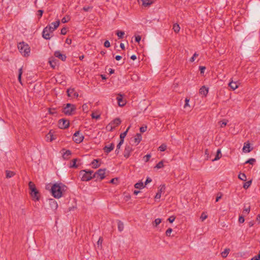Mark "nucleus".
Masks as SVG:
<instances>
[{
  "label": "nucleus",
  "mask_w": 260,
  "mask_h": 260,
  "mask_svg": "<svg viewBox=\"0 0 260 260\" xmlns=\"http://www.w3.org/2000/svg\"><path fill=\"white\" fill-rule=\"evenodd\" d=\"M67 187L63 184L55 183L52 185L51 188V192L52 195L57 199H59L62 197V192L65 191Z\"/></svg>",
  "instance_id": "1"
},
{
  "label": "nucleus",
  "mask_w": 260,
  "mask_h": 260,
  "mask_svg": "<svg viewBox=\"0 0 260 260\" xmlns=\"http://www.w3.org/2000/svg\"><path fill=\"white\" fill-rule=\"evenodd\" d=\"M18 49L21 54L24 56H28L29 55L30 49L29 45L24 42H20L17 45Z\"/></svg>",
  "instance_id": "2"
},
{
  "label": "nucleus",
  "mask_w": 260,
  "mask_h": 260,
  "mask_svg": "<svg viewBox=\"0 0 260 260\" xmlns=\"http://www.w3.org/2000/svg\"><path fill=\"white\" fill-rule=\"evenodd\" d=\"M76 110L75 105L68 103L64 105L62 112L66 115L71 116L74 114Z\"/></svg>",
  "instance_id": "3"
},
{
  "label": "nucleus",
  "mask_w": 260,
  "mask_h": 260,
  "mask_svg": "<svg viewBox=\"0 0 260 260\" xmlns=\"http://www.w3.org/2000/svg\"><path fill=\"white\" fill-rule=\"evenodd\" d=\"M93 172L91 170H81L79 173L80 176H81V180L83 181H88L92 178Z\"/></svg>",
  "instance_id": "4"
},
{
  "label": "nucleus",
  "mask_w": 260,
  "mask_h": 260,
  "mask_svg": "<svg viewBox=\"0 0 260 260\" xmlns=\"http://www.w3.org/2000/svg\"><path fill=\"white\" fill-rule=\"evenodd\" d=\"M84 138V137L80 134V131H78L75 133L73 136V139L74 142L77 144L81 143Z\"/></svg>",
  "instance_id": "5"
},
{
  "label": "nucleus",
  "mask_w": 260,
  "mask_h": 260,
  "mask_svg": "<svg viewBox=\"0 0 260 260\" xmlns=\"http://www.w3.org/2000/svg\"><path fill=\"white\" fill-rule=\"evenodd\" d=\"M105 169H100L97 172L93 174L92 177H93V178H98L99 177H100V180H102L105 177Z\"/></svg>",
  "instance_id": "6"
},
{
  "label": "nucleus",
  "mask_w": 260,
  "mask_h": 260,
  "mask_svg": "<svg viewBox=\"0 0 260 260\" xmlns=\"http://www.w3.org/2000/svg\"><path fill=\"white\" fill-rule=\"evenodd\" d=\"M59 128L61 129H65L69 126V121L65 119H61L59 120L58 122Z\"/></svg>",
  "instance_id": "7"
},
{
  "label": "nucleus",
  "mask_w": 260,
  "mask_h": 260,
  "mask_svg": "<svg viewBox=\"0 0 260 260\" xmlns=\"http://www.w3.org/2000/svg\"><path fill=\"white\" fill-rule=\"evenodd\" d=\"M60 21L57 20L55 22L51 23L50 24L47 25L45 27H50V29H48L50 32H53L59 25Z\"/></svg>",
  "instance_id": "8"
},
{
  "label": "nucleus",
  "mask_w": 260,
  "mask_h": 260,
  "mask_svg": "<svg viewBox=\"0 0 260 260\" xmlns=\"http://www.w3.org/2000/svg\"><path fill=\"white\" fill-rule=\"evenodd\" d=\"M50 29V28L49 27H45L43 30L42 37L46 40H49L52 37L51 36H50V34H52V32H50V31H49L48 30Z\"/></svg>",
  "instance_id": "9"
},
{
  "label": "nucleus",
  "mask_w": 260,
  "mask_h": 260,
  "mask_svg": "<svg viewBox=\"0 0 260 260\" xmlns=\"http://www.w3.org/2000/svg\"><path fill=\"white\" fill-rule=\"evenodd\" d=\"M30 193L34 201H37L40 200V193L37 189H34L32 191H30Z\"/></svg>",
  "instance_id": "10"
},
{
  "label": "nucleus",
  "mask_w": 260,
  "mask_h": 260,
  "mask_svg": "<svg viewBox=\"0 0 260 260\" xmlns=\"http://www.w3.org/2000/svg\"><path fill=\"white\" fill-rule=\"evenodd\" d=\"M133 151L132 147L130 145H126L123 152L124 156L127 158L130 156L131 152Z\"/></svg>",
  "instance_id": "11"
},
{
  "label": "nucleus",
  "mask_w": 260,
  "mask_h": 260,
  "mask_svg": "<svg viewBox=\"0 0 260 260\" xmlns=\"http://www.w3.org/2000/svg\"><path fill=\"white\" fill-rule=\"evenodd\" d=\"M49 204L50 207V208L53 210H55L58 208V204L57 203V202L53 199H50L49 200Z\"/></svg>",
  "instance_id": "12"
},
{
  "label": "nucleus",
  "mask_w": 260,
  "mask_h": 260,
  "mask_svg": "<svg viewBox=\"0 0 260 260\" xmlns=\"http://www.w3.org/2000/svg\"><path fill=\"white\" fill-rule=\"evenodd\" d=\"M116 99L117 100L119 106L123 107L125 105L126 102L124 100H123L122 95L121 93L118 94V96L117 97Z\"/></svg>",
  "instance_id": "13"
},
{
  "label": "nucleus",
  "mask_w": 260,
  "mask_h": 260,
  "mask_svg": "<svg viewBox=\"0 0 260 260\" xmlns=\"http://www.w3.org/2000/svg\"><path fill=\"white\" fill-rule=\"evenodd\" d=\"M115 145L114 143H111L109 145H106L104 148L103 150L104 152L108 154L110 153L111 151H112L114 148Z\"/></svg>",
  "instance_id": "14"
},
{
  "label": "nucleus",
  "mask_w": 260,
  "mask_h": 260,
  "mask_svg": "<svg viewBox=\"0 0 260 260\" xmlns=\"http://www.w3.org/2000/svg\"><path fill=\"white\" fill-rule=\"evenodd\" d=\"M54 55L55 57L58 58L62 61H65L67 58L66 55L62 54L59 51H55Z\"/></svg>",
  "instance_id": "15"
},
{
  "label": "nucleus",
  "mask_w": 260,
  "mask_h": 260,
  "mask_svg": "<svg viewBox=\"0 0 260 260\" xmlns=\"http://www.w3.org/2000/svg\"><path fill=\"white\" fill-rule=\"evenodd\" d=\"M166 189V186L164 184L161 185L160 187L158 190V192L156 193L155 199H159L161 197V193L162 191H164Z\"/></svg>",
  "instance_id": "16"
},
{
  "label": "nucleus",
  "mask_w": 260,
  "mask_h": 260,
  "mask_svg": "<svg viewBox=\"0 0 260 260\" xmlns=\"http://www.w3.org/2000/svg\"><path fill=\"white\" fill-rule=\"evenodd\" d=\"M58 60L55 59L54 57H52L49 58V63L50 66L54 69L58 63Z\"/></svg>",
  "instance_id": "17"
},
{
  "label": "nucleus",
  "mask_w": 260,
  "mask_h": 260,
  "mask_svg": "<svg viewBox=\"0 0 260 260\" xmlns=\"http://www.w3.org/2000/svg\"><path fill=\"white\" fill-rule=\"evenodd\" d=\"M121 122V121L120 118H116L114 119L111 123V124H114L115 125L112 127L111 126L110 131H112L113 129L115 128V127L118 125H119Z\"/></svg>",
  "instance_id": "18"
},
{
  "label": "nucleus",
  "mask_w": 260,
  "mask_h": 260,
  "mask_svg": "<svg viewBox=\"0 0 260 260\" xmlns=\"http://www.w3.org/2000/svg\"><path fill=\"white\" fill-rule=\"evenodd\" d=\"M199 93L204 96H206L208 93V88L206 87L205 86H203L200 89Z\"/></svg>",
  "instance_id": "19"
},
{
  "label": "nucleus",
  "mask_w": 260,
  "mask_h": 260,
  "mask_svg": "<svg viewBox=\"0 0 260 260\" xmlns=\"http://www.w3.org/2000/svg\"><path fill=\"white\" fill-rule=\"evenodd\" d=\"M142 140V136L141 134L137 133L136 135L135 138L134 139V141L136 143V145H138Z\"/></svg>",
  "instance_id": "20"
},
{
  "label": "nucleus",
  "mask_w": 260,
  "mask_h": 260,
  "mask_svg": "<svg viewBox=\"0 0 260 260\" xmlns=\"http://www.w3.org/2000/svg\"><path fill=\"white\" fill-rule=\"evenodd\" d=\"M71 154V151L70 150H67L63 153L62 157L64 159H68Z\"/></svg>",
  "instance_id": "21"
},
{
  "label": "nucleus",
  "mask_w": 260,
  "mask_h": 260,
  "mask_svg": "<svg viewBox=\"0 0 260 260\" xmlns=\"http://www.w3.org/2000/svg\"><path fill=\"white\" fill-rule=\"evenodd\" d=\"M229 87L233 90H234L238 87V85L235 82L231 81L229 83Z\"/></svg>",
  "instance_id": "22"
},
{
  "label": "nucleus",
  "mask_w": 260,
  "mask_h": 260,
  "mask_svg": "<svg viewBox=\"0 0 260 260\" xmlns=\"http://www.w3.org/2000/svg\"><path fill=\"white\" fill-rule=\"evenodd\" d=\"M251 149H250L249 143H244V147L243 148V151L244 152H249Z\"/></svg>",
  "instance_id": "23"
},
{
  "label": "nucleus",
  "mask_w": 260,
  "mask_h": 260,
  "mask_svg": "<svg viewBox=\"0 0 260 260\" xmlns=\"http://www.w3.org/2000/svg\"><path fill=\"white\" fill-rule=\"evenodd\" d=\"M91 165L92 166L93 168H98L100 166V164H99V160L97 159H93L91 162Z\"/></svg>",
  "instance_id": "24"
},
{
  "label": "nucleus",
  "mask_w": 260,
  "mask_h": 260,
  "mask_svg": "<svg viewBox=\"0 0 260 260\" xmlns=\"http://www.w3.org/2000/svg\"><path fill=\"white\" fill-rule=\"evenodd\" d=\"M135 187L136 188L138 189H142L144 188L145 185H144L143 183L141 181L136 183L135 185Z\"/></svg>",
  "instance_id": "25"
},
{
  "label": "nucleus",
  "mask_w": 260,
  "mask_h": 260,
  "mask_svg": "<svg viewBox=\"0 0 260 260\" xmlns=\"http://www.w3.org/2000/svg\"><path fill=\"white\" fill-rule=\"evenodd\" d=\"M6 178H11L13 176H14V175L15 174V173L14 172L9 171V170H7L6 171Z\"/></svg>",
  "instance_id": "26"
},
{
  "label": "nucleus",
  "mask_w": 260,
  "mask_h": 260,
  "mask_svg": "<svg viewBox=\"0 0 260 260\" xmlns=\"http://www.w3.org/2000/svg\"><path fill=\"white\" fill-rule=\"evenodd\" d=\"M130 127H131V126H129L125 132L120 134V139L124 140V138L126 136V134H127L128 130L130 128Z\"/></svg>",
  "instance_id": "27"
},
{
  "label": "nucleus",
  "mask_w": 260,
  "mask_h": 260,
  "mask_svg": "<svg viewBox=\"0 0 260 260\" xmlns=\"http://www.w3.org/2000/svg\"><path fill=\"white\" fill-rule=\"evenodd\" d=\"M124 224L122 221L118 220V229L119 231L121 232L123 230Z\"/></svg>",
  "instance_id": "28"
},
{
  "label": "nucleus",
  "mask_w": 260,
  "mask_h": 260,
  "mask_svg": "<svg viewBox=\"0 0 260 260\" xmlns=\"http://www.w3.org/2000/svg\"><path fill=\"white\" fill-rule=\"evenodd\" d=\"M67 92L68 96L72 97V95L75 92V89L74 88H70L67 90Z\"/></svg>",
  "instance_id": "29"
},
{
  "label": "nucleus",
  "mask_w": 260,
  "mask_h": 260,
  "mask_svg": "<svg viewBox=\"0 0 260 260\" xmlns=\"http://www.w3.org/2000/svg\"><path fill=\"white\" fill-rule=\"evenodd\" d=\"M173 29L175 32L177 33L180 31V27L178 24L175 23L173 25Z\"/></svg>",
  "instance_id": "30"
},
{
  "label": "nucleus",
  "mask_w": 260,
  "mask_h": 260,
  "mask_svg": "<svg viewBox=\"0 0 260 260\" xmlns=\"http://www.w3.org/2000/svg\"><path fill=\"white\" fill-rule=\"evenodd\" d=\"M251 183H252L251 180L246 182L243 184V188L245 189H247V188H248L250 187V186L251 185Z\"/></svg>",
  "instance_id": "31"
},
{
  "label": "nucleus",
  "mask_w": 260,
  "mask_h": 260,
  "mask_svg": "<svg viewBox=\"0 0 260 260\" xmlns=\"http://www.w3.org/2000/svg\"><path fill=\"white\" fill-rule=\"evenodd\" d=\"M77 160L78 159L77 158L72 160V162L71 163L70 167L77 168L78 167V165L76 164Z\"/></svg>",
  "instance_id": "32"
},
{
  "label": "nucleus",
  "mask_w": 260,
  "mask_h": 260,
  "mask_svg": "<svg viewBox=\"0 0 260 260\" xmlns=\"http://www.w3.org/2000/svg\"><path fill=\"white\" fill-rule=\"evenodd\" d=\"M230 250V249L226 248L223 252H222L221 254L222 257L223 258H225L229 253Z\"/></svg>",
  "instance_id": "33"
},
{
  "label": "nucleus",
  "mask_w": 260,
  "mask_h": 260,
  "mask_svg": "<svg viewBox=\"0 0 260 260\" xmlns=\"http://www.w3.org/2000/svg\"><path fill=\"white\" fill-rule=\"evenodd\" d=\"M142 3V6L144 7H147L151 4V2H150V0H141Z\"/></svg>",
  "instance_id": "34"
},
{
  "label": "nucleus",
  "mask_w": 260,
  "mask_h": 260,
  "mask_svg": "<svg viewBox=\"0 0 260 260\" xmlns=\"http://www.w3.org/2000/svg\"><path fill=\"white\" fill-rule=\"evenodd\" d=\"M221 156H222V155H221V151H220V149H218L217 151L216 155L215 158L214 159H213V161L217 160L219 159L221 157Z\"/></svg>",
  "instance_id": "35"
},
{
  "label": "nucleus",
  "mask_w": 260,
  "mask_h": 260,
  "mask_svg": "<svg viewBox=\"0 0 260 260\" xmlns=\"http://www.w3.org/2000/svg\"><path fill=\"white\" fill-rule=\"evenodd\" d=\"M161 222V220L160 218L155 219V220L152 222V225L153 226H157L160 222Z\"/></svg>",
  "instance_id": "36"
},
{
  "label": "nucleus",
  "mask_w": 260,
  "mask_h": 260,
  "mask_svg": "<svg viewBox=\"0 0 260 260\" xmlns=\"http://www.w3.org/2000/svg\"><path fill=\"white\" fill-rule=\"evenodd\" d=\"M18 72L19 73H18V79L19 82L22 84L21 76H22V74L23 73L22 68H21L20 69H19Z\"/></svg>",
  "instance_id": "37"
},
{
  "label": "nucleus",
  "mask_w": 260,
  "mask_h": 260,
  "mask_svg": "<svg viewBox=\"0 0 260 260\" xmlns=\"http://www.w3.org/2000/svg\"><path fill=\"white\" fill-rule=\"evenodd\" d=\"M47 139L50 142H52L55 139L54 136L50 132L47 135Z\"/></svg>",
  "instance_id": "38"
},
{
  "label": "nucleus",
  "mask_w": 260,
  "mask_h": 260,
  "mask_svg": "<svg viewBox=\"0 0 260 260\" xmlns=\"http://www.w3.org/2000/svg\"><path fill=\"white\" fill-rule=\"evenodd\" d=\"M250 211V205H248L247 207L246 205H244L243 212L246 213V214H248Z\"/></svg>",
  "instance_id": "39"
},
{
  "label": "nucleus",
  "mask_w": 260,
  "mask_h": 260,
  "mask_svg": "<svg viewBox=\"0 0 260 260\" xmlns=\"http://www.w3.org/2000/svg\"><path fill=\"white\" fill-rule=\"evenodd\" d=\"M238 178H239V179H240V180H241L242 181H245L246 180V176L244 173H240L238 175Z\"/></svg>",
  "instance_id": "40"
},
{
  "label": "nucleus",
  "mask_w": 260,
  "mask_h": 260,
  "mask_svg": "<svg viewBox=\"0 0 260 260\" xmlns=\"http://www.w3.org/2000/svg\"><path fill=\"white\" fill-rule=\"evenodd\" d=\"M116 35H117L119 38L122 39L124 35V32L121 30H117L116 32Z\"/></svg>",
  "instance_id": "41"
},
{
  "label": "nucleus",
  "mask_w": 260,
  "mask_h": 260,
  "mask_svg": "<svg viewBox=\"0 0 260 260\" xmlns=\"http://www.w3.org/2000/svg\"><path fill=\"white\" fill-rule=\"evenodd\" d=\"M29 188L30 190V191H32V190L36 189V186L34 183L30 181L28 183Z\"/></svg>",
  "instance_id": "42"
},
{
  "label": "nucleus",
  "mask_w": 260,
  "mask_h": 260,
  "mask_svg": "<svg viewBox=\"0 0 260 260\" xmlns=\"http://www.w3.org/2000/svg\"><path fill=\"white\" fill-rule=\"evenodd\" d=\"M70 20V17L69 15H67L61 19V22L65 23L68 22Z\"/></svg>",
  "instance_id": "43"
},
{
  "label": "nucleus",
  "mask_w": 260,
  "mask_h": 260,
  "mask_svg": "<svg viewBox=\"0 0 260 260\" xmlns=\"http://www.w3.org/2000/svg\"><path fill=\"white\" fill-rule=\"evenodd\" d=\"M167 149V145L165 144H162L159 147L158 150L160 151H165Z\"/></svg>",
  "instance_id": "44"
},
{
  "label": "nucleus",
  "mask_w": 260,
  "mask_h": 260,
  "mask_svg": "<svg viewBox=\"0 0 260 260\" xmlns=\"http://www.w3.org/2000/svg\"><path fill=\"white\" fill-rule=\"evenodd\" d=\"M164 167V163L162 161H159L158 164H156L155 168L157 169H160Z\"/></svg>",
  "instance_id": "45"
},
{
  "label": "nucleus",
  "mask_w": 260,
  "mask_h": 260,
  "mask_svg": "<svg viewBox=\"0 0 260 260\" xmlns=\"http://www.w3.org/2000/svg\"><path fill=\"white\" fill-rule=\"evenodd\" d=\"M255 159L254 158H251L249 159L245 162V164H249L250 165H253L254 162H255Z\"/></svg>",
  "instance_id": "46"
},
{
  "label": "nucleus",
  "mask_w": 260,
  "mask_h": 260,
  "mask_svg": "<svg viewBox=\"0 0 260 260\" xmlns=\"http://www.w3.org/2000/svg\"><path fill=\"white\" fill-rule=\"evenodd\" d=\"M250 260H260V250L258 252V254L251 258Z\"/></svg>",
  "instance_id": "47"
},
{
  "label": "nucleus",
  "mask_w": 260,
  "mask_h": 260,
  "mask_svg": "<svg viewBox=\"0 0 260 260\" xmlns=\"http://www.w3.org/2000/svg\"><path fill=\"white\" fill-rule=\"evenodd\" d=\"M150 157L151 155L150 154H147L144 156V160L145 162H147L149 161Z\"/></svg>",
  "instance_id": "48"
},
{
  "label": "nucleus",
  "mask_w": 260,
  "mask_h": 260,
  "mask_svg": "<svg viewBox=\"0 0 260 260\" xmlns=\"http://www.w3.org/2000/svg\"><path fill=\"white\" fill-rule=\"evenodd\" d=\"M44 13V11L43 10H39L37 12V15L39 16V18H41L42 16V15Z\"/></svg>",
  "instance_id": "49"
},
{
  "label": "nucleus",
  "mask_w": 260,
  "mask_h": 260,
  "mask_svg": "<svg viewBox=\"0 0 260 260\" xmlns=\"http://www.w3.org/2000/svg\"><path fill=\"white\" fill-rule=\"evenodd\" d=\"M147 128V127L146 125L142 126L140 128V131L141 133H144L146 131Z\"/></svg>",
  "instance_id": "50"
},
{
  "label": "nucleus",
  "mask_w": 260,
  "mask_h": 260,
  "mask_svg": "<svg viewBox=\"0 0 260 260\" xmlns=\"http://www.w3.org/2000/svg\"><path fill=\"white\" fill-rule=\"evenodd\" d=\"M91 117L93 119H99L100 118V115H99V114H95L93 113L91 114Z\"/></svg>",
  "instance_id": "51"
},
{
  "label": "nucleus",
  "mask_w": 260,
  "mask_h": 260,
  "mask_svg": "<svg viewBox=\"0 0 260 260\" xmlns=\"http://www.w3.org/2000/svg\"><path fill=\"white\" fill-rule=\"evenodd\" d=\"M172 231L173 230L171 228H169L166 232V235L168 237L170 236Z\"/></svg>",
  "instance_id": "52"
},
{
  "label": "nucleus",
  "mask_w": 260,
  "mask_h": 260,
  "mask_svg": "<svg viewBox=\"0 0 260 260\" xmlns=\"http://www.w3.org/2000/svg\"><path fill=\"white\" fill-rule=\"evenodd\" d=\"M245 221V219H244V216L241 215V216H239V219H238V221L240 223H242L244 222Z\"/></svg>",
  "instance_id": "53"
},
{
  "label": "nucleus",
  "mask_w": 260,
  "mask_h": 260,
  "mask_svg": "<svg viewBox=\"0 0 260 260\" xmlns=\"http://www.w3.org/2000/svg\"><path fill=\"white\" fill-rule=\"evenodd\" d=\"M199 55V54L197 53H195L193 56L190 58L189 59V61L190 62H193L194 61V58L198 56Z\"/></svg>",
  "instance_id": "54"
},
{
  "label": "nucleus",
  "mask_w": 260,
  "mask_h": 260,
  "mask_svg": "<svg viewBox=\"0 0 260 260\" xmlns=\"http://www.w3.org/2000/svg\"><path fill=\"white\" fill-rule=\"evenodd\" d=\"M92 8V7H89V6H85L83 8V10L85 11V12H88L89 11V10H91Z\"/></svg>",
  "instance_id": "55"
},
{
  "label": "nucleus",
  "mask_w": 260,
  "mask_h": 260,
  "mask_svg": "<svg viewBox=\"0 0 260 260\" xmlns=\"http://www.w3.org/2000/svg\"><path fill=\"white\" fill-rule=\"evenodd\" d=\"M199 69L201 74H203L204 73L205 70H206V67L204 66H200Z\"/></svg>",
  "instance_id": "56"
},
{
  "label": "nucleus",
  "mask_w": 260,
  "mask_h": 260,
  "mask_svg": "<svg viewBox=\"0 0 260 260\" xmlns=\"http://www.w3.org/2000/svg\"><path fill=\"white\" fill-rule=\"evenodd\" d=\"M200 218H201L202 221H204L205 219H206L207 218V215H206L204 213H202Z\"/></svg>",
  "instance_id": "57"
},
{
  "label": "nucleus",
  "mask_w": 260,
  "mask_h": 260,
  "mask_svg": "<svg viewBox=\"0 0 260 260\" xmlns=\"http://www.w3.org/2000/svg\"><path fill=\"white\" fill-rule=\"evenodd\" d=\"M102 242H103V238L102 237H100V238L99 239V240L97 242V244H98V246H100L101 247Z\"/></svg>",
  "instance_id": "58"
},
{
  "label": "nucleus",
  "mask_w": 260,
  "mask_h": 260,
  "mask_svg": "<svg viewBox=\"0 0 260 260\" xmlns=\"http://www.w3.org/2000/svg\"><path fill=\"white\" fill-rule=\"evenodd\" d=\"M189 102V99H188V98H186L185 100V104L184 106V108H185L186 107L189 106V104H188Z\"/></svg>",
  "instance_id": "59"
},
{
  "label": "nucleus",
  "mask_w": 260,
  "mask_h": 260,
  "mask_svg": "<svg viewBox=\"0 0 260 260\" xmlns=\"http://www.w3.org/2000/svg\"><path fill=\"white\" fill-rule=\"evenodd\" d=\"M175 219V217L174 216H170L168 219V221L170 222V223H172Z\"/></svg>",
  "instance_id": "60"
},
{
  "label": "nucleus",
  "mask_w": 260,
  "mask_h": 260,
  "mask_svg": "<svg viewBox=\"0 0 260 260\" xmlns=\"http://www.w3.org/2000/svg\"><path fill=\"white\" fill-rule=\"evenodd\" d=\"M60 34L62 35H65L67 34V29L65 27L62 28L61 29Z\"/></svg>",
  "instance_id": "61"
},
{
  "label": "nucleus",
  "mask_w": 260,
  "mask_h": 260,
  "mask_svg": "<svg viewBox=\"0 0 260 260\" xmlns=\"http://www.w3.org/2000/svg\"><path fill=\"white\" fill-rule=\"evenodd\" d=\"M120 147L121 146H120V145H117V146H116V149L115 150V153L116 155H118L119 154V149L120 148Z\"/></svg>",
  "instance_id": "62"
},
{
  "label": "nucleus",
  "mask_w": 260,
  "mask_h": 260,
  "mask_svg": "<svg viewBox=\"0 0 260 260\" xmlns=\"http://www.w3.org/2000/svg\"><path fill=\"white\" fill-rule=\"evenodd\" d=\"M104 46L106 48H109L110 47V43L109 41L107 40L105 42Z\"/></svg>",
  "instance_id": "63"
},
{
  "label": "nucleus",
  "mask_w": 260,
  "mask_h": 260,
  "mask_svg": "<svg viewBox=\"0 0 260 260\" xmlns=\"http://www.w3.org/2000/svg\"><path fill=\"white\" fill-rule=\"evenodd\" d=\"M141 37L140 36H137L135 37V41L137 43H139L141 41Z\"/></svg>",
  "instance_id": "64"
}]
</instances>
